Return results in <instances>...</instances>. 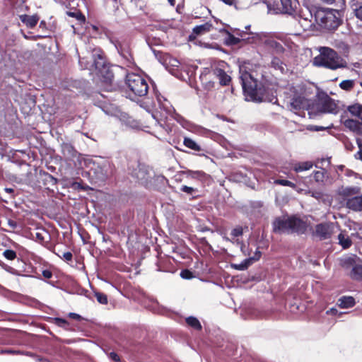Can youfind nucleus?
Returning <instances> with one entry per match:
<instances>
[{
    "mask_svg": "<svg viewBox=\"0 0 362 362\" xmlns=\"http://www.w3.org/2000/svg\"><path fill=\"white\" fill-rule=\"evenodd\" d=\"M310 106V101L307 99L305 95L303 93H298L297 91H295L288 105L290 110L295 113L302 109H309Z\"/></svg>",
    "mask_w": 362,
    "mask_h": 362,
    "instance_id": "1a4fd4ad",
    "label": "nucleus"
},
{
    "mask_svg": "<svg viewBox=\"0 0 362 362\" xmlns=\"http://www.w3.org/2000/svg\"><path fill=\"white\" fill-rule=\"evenodd\" d=\"M180 276L185 279H190L192 278L193 275L191 272H189L187 269H185V270L181 271Z\"/></svg>",
    "mask_w": 362,
    "mask_h": 362,
    "instance_id": "58836bf2",
    "label": "nucleus"
},
{
    "mask_svg": "<svg viewBox=\"0 0 362 362\" xmlns=\"http://www.w3.org/2000/svg\"><path fill=\"white\" fill-rule=\"evenodd\" d=\"M357 144L358 145L359 151L356 153L355 157L357 159L362 160V144L358 140H357Z\"/></svg>",
    "mask_w": 362,
    "mask_h": 362,
    "instance_id": "79ce46f5",
    "label": "nucleus"
},
{
    "mask_svg": "<svg viewBox=\"0 0 362 362\" xmlns=\"http://www.w3.org/2000/svg\"><path fill=\"white\" fill-rule=\"evenodd\" d=\"M346 207L354 211H362V195L357 194L352 198H349L346 203Z\"/></svg>",
    "mask_w": 362,
    "mask_h": 362,
    "instance_id": "dca6fc26",
    "label": "nucleus"
},
{
    "mask_svg": "<svg viewBox=\"0 0 362 362\" xmlns=\"http://www.w3.org/2000/svg\"><path fill=\"white\" fill-rule=\"evenodd\" d=\"M313 165V164L311 161L301 162L296 163L294 165L293 170L297 173L302 172L310 170V168H312Z\"/></svg>",
    "mask_w": 362,
    "mask_h": 362,
    "instance_id": "393cba45",
    "label": "nucleus"
},
{
    "mask_svg": "<svg viewBox=\"0 0 362 362\" xmlns=\"http://www.w3.org/2000/svg\"><path fill=\"white\" fill-rule=\"evenodd\" d=\"M95 296L98 303L106 305L107 303V297L105 294L100 292H95Z\"/></svg>",
    "mask_w": 362,
    "mask_h": 362,
    "instance_id": "473e14b6",
    "label": "nucleus"
},
{
    "mask_svg": "<svg viewBox=\"0 0 362 362\" xmlns=\"http://www.w3.org/2000/svg\"><path fill=\"white\" fill-rule=\"evenodd\" d=\"M356 73L358 74V75H361L362 76V71H356Z\"/></svg>",
    "mask_w": 362,
    "mask_h": 362,
    "instance_id": "0e129e2a",
    "label": "nucleus"
},
{
    "mask_svg": "<svg viewBox=\"0 0 362 362\" xmlns=\"http://www.w3.org/2000/svg\"><path fill=\"white\" fill-rule=\"evenodd\" d=\"M309 193L311 194V196L314 198H315L317 200H325L324 199V194L320 191H313L309 192Z\"/></svg>",
    "mask_w": 362,
    "mask_h": 362,
    "instance_id": "c9c22d12",
    "label": "nucleus"
},
{
    "mask_svg": "<svg viewBox=\"0 0 362 362\" xmlns=\"http://www.w3.org/2000/svg\"><path fill=\"white\" fill-rule=\"evenodd\" d=\"M125 83L134 97H143L148 93V85L146 80L138 74H127Z\"/></svg>",
    "mask_w": 362,
    "mask_h": 362,
    "instance_id": "20e7f679",
    "label": "nucleus"
},
{
    "mask_svg": "<svg viewBox=\"0 0 362 362\" xmlns=\"http://www.w3.org/2000/svg\"><path fill=\"white\" fill-rule=\"evenodd\" d=\"M348 112L351 116L356 117L362 121V105L360 103H355L348 106Z\"/></svg>",
    "mask_w": 362,
    "mask_h": 362,
    "instance_id": "5701e85b",
    "label": "nucleus"
},
{
    "mask_svg": "<svg viewBox=\"0 0 362 362\" xmlns=\"http://www.w3.org/2000/svg\"><path fill=\"white\" fill-rule=\"evenodd\" d=\"M274 184L280 185L282 186H287V187H292L293 189L296 188V184H294L293 182L288 181L287 180H284V179H276L274 181Z\"/></svg>",
    "mask_w": 362,
    "mask_h": 362,
    "instance_id": "2f4dec72",
    "label": "nucleus"
},
{
    "mask_svg": "<svg viewBox=\"0 0 362 362\" xmlns=\"http://www.w3.org/2000/svg\"><path fill=\"white\" fill-rule=\"evenodd\" d=\"M180 189L182 192H185L189 194H191L194 191V188H192L191 187L186 186V185L182 186Z\"/></svg>",
    "mask_w": 362,
    "mask_h": 362,
    "instance_id": "37998d69",
    "label": "nucleus"
},
{
    "mask_svg": "<svg viewBox=\"0 0 362 362\" xmlns=\"http://www.w3.org/2000/svg\"><path fill=\"white\" fill-rule=\"evenodd\" d=\"M355 299L351 296H342L337 302V305L341 308H350L355 305Z\"/></svg>",
    "mask_w": 362,
    "mask_h": 362,
    "instance_id": "aec40b11",
    "label": "nucleus"
},
{
    "mask_svg": "<svg viewBox=\"0 0 362 362\" xmlns=\"http://www.w3.org/2000/svg\"><path fill=\"white\" fill-rule=\"evenodd\" d=\"M42 276L45 279H50L52 276V273L49 270L46 269L42 272Z\"/></svg>",
    "mask_w": 362,
    "mask_h": 362,
    "instance_id": "09e8293b",
    "label": "nucleus"
},
{
    "mask_svg": "<svg viewBox=\"0 0 362 362\" xmlns=\"http://www.w3.org/2000/svg\"><path fill=\"white\" fill-rule=\"evenodd\" d=\"M4 257L8 259V260H13L16 257V253L12 250H6L3 252Z\"/></svg>",
    "mask_w": 362,
    "mask_h": 362,
    "instance_id": "f704fd0d",
    "label": "nucleus"
},
{
    "mask_svg": "<svg viewBox=\"0 0 362 362\" xmlns=\"http://www.w3.org/2000/svg\"><path fill=\"white\" fill-rule=\"evenodd\" d=\"M35 237L40 242L44 241V237L41 233H36Z\"/></svg>",
    "mask_w": 362,
    "mask_h": 362,
    "instance_id": "864d4df0",
    "label": "nucleus"
},
{
    "mask_svg": "<svg viewBox=\"0 0 362 362\" xmlns=\"http://www.w3.org/2000/svg\"><path fill=\"white\" fill-rule=\"evenodd\" d=\"M307 228L305 222L296 216L278 218L273 223L274 231L276 233H303Z\"/></svg>",
    "mask_w": 362,
    "mask_h": 362,
    "instance_id": "7ed1b4c3",
    "label": "nucleus"
},
{
    "mask_svg": "<svg viewBox=\"0 0 362 362\" xmlns=\"http://www.w3.org/2000/svg\"><path fill=\"white\" fill-rule=\"evenodd\" d=\"M68 14L69 16H71L76 17L81 21H85V17L83 16H82L81 14H78V13L76 14V13H71V12H69Z\"/></svg>",
    "mask_w": 362,
    "mask_h": 362,
    "instance_id": "49530a36",
    "label": "nucleus"
},
{
    "mask_svg": "<svg viewBox=\"0 0 362 362\" xmlns=\"http://www.w3.org/2000/svg\"><path fill=\"white\" fill-rule=\"evenodd\" d=\"M153 117H154V119H156V120L158 123H160V121H159V120L156 117V116H155L154 115H153Z\"/></svg>",
    "mask_w": 362,
    "mask_h": 362,
    "instance_id": "338daca9",
    "label": "nucleus"
},
{
    "mask_svg": "<svg viewBox=\"0 0 362 362\" xmlns=\"http://www.w3.org/2000/svg\"><path fill=\"white\" fill-rule=\"evenodd\" d=\"M178 64H179L178 61L176 59H174V63L173 64V65L177 66Z\"/></svg>",
    "mask_w": 362,
    "mask_h": 362,
    "instance_id": "e2e57ef3",
    "label": "nucleus"
},
{
    "mask_svg": "<svg viewBox=\"0 0 362 362\" xmlns=\"http://www.w3.org/2000/svg\"><path fill=\"white\" fill-rule=\"evenodd\" d=\"M355 81L354 80H344L339 83V87L345 90H350L353 88Z\"/></svg>",
    "mask_w": 362,
    "mask_h": 362,
    "instance_id": "c85d7f7f",
    "label": "nucleus"
},
{
    "mask_svg": "<svg viewBox=\"0 0 362 362\" xmlns=\"http://www.w3.org/2000/svg\"><path fill=\"white\" fill-rule=\"evenodd\" d=\"M170 6H174L175 4V0H168Z\"/></svg>",
    "mask_w": 362,
    "mask_h": 362,
    "instance_id": "13d9d810",
    "label": "nucleus"
},
{
    "mask_svg": "<svg viewBox=\"0 0 362 362\" xmlns=\"http://www.w3.org/2000/svg\"><path fill=\"white\" fill-rule=\"evenodd\" d=\"M65 149H67V151L69 152H71L73 150L72 147L68 144H66L64 146V150H65Z\"/></svg>",
    "mask_w": 362,
    "mask_h": 362,
    "instance_id": "6e6d98bb",
    "label": "nucleus"
},
{
    "mask_svg": "<svg viewBox=\"0 0 362 362\" xmlns=\"http://www.w3.org/2000/svg\"><path fill=\"white\" fill-rule=\"evenodd\" d=\"M100 65V62H95V66L96 69H99V66Z\"/></svg>",
    "mask_w": 362,
    "mask_h": 362,
    "instance_id": "680f3d73",
    "label": "nucleus"
},
{
    "mask_svg": "<svg viewBox=\"0 0 362 362\" xmlns=\"http://www.w3.org/2000/svg\"><path fill=\"white\" fill-rule=\"evenodd\" d=\"M8 223L13 229L17 227V223L13 220H8Z\"/></svg>",
    "mask_w": 362,
    "mask_h": 362,
    "instance_id": "603ef678",
    "label": "nucleus"
},
{
    "mask_svg": "<svg viewBox=\"0 0 362 362\" xmlns=\"http://www.w3.org/2000/svg\"><path fill=\"white\" fill-rule=\"evenodd\" d=\"M272 65L276 69H279L281 72H284V67L283 66V63L281 62L280 59L277 58H274L272 61Z\"/></svg>",
    "mask_w": 362,
    "mask_h": 362,
    "instance_id": "72a5a7b5",
    "label": "nucleus"
},
{
    "mask_svg": "<svg viewBox=\"0 0 362 362\" xmlns=\"http://www.w3.org/2000/svg\"><path fill=\"white\" fill-rule=\"evenodd\" d=\"M324 129V128H323V127H317V126H316V127H315V128H314L313 129H314V130H315V131H320V130H322V129Z\"/></svg>",
    "mask_w": 362,
    "mask_h": 362,
    "instance_id": "bf43d9fd",
    "label": "nucleus"
},
{
    "mask_svg": "<svg viewBox=\"0 0 362 362\" xmlns=\"http://www.w3.org/2000/svg\"><path fill=\"white\" fill-rule=\"evenodd\" d=\"M55 324L59 327H66L69 325L68 322L62 318L57 317L54 319Z\"/></svg>",
    "mask_w": 362,
    "mask_h": 362,
    "instance_id": "4c0bfd02",
    "label": "nucleus"
},
{
    "mask_svg": "<svg viewBox=\"0 0 362 362\" xmlns=\"http://www.w3.org/2000/svg\"><path fill=\"white\" fill-rule=\"evenodd\" d=\"M40 362H51L50 361H49L48 359H45V358H40L39 360Z\"/></svg>",
    "mask_w": 362,
    "mask_h": 362,
    "instance_id": "052dcab7",
    "label": "nucleus"
},
{
    "mask_svg": "<svg viewBox=\"0 0 362 362\" xmlns=\"http://www.w3.org/2000/svg\"><path fill=\"white\" fill-rule=\"evenodd\" d=\"M344 126L357 134H362V124L353 119H348L344 122Z\"/></svg>",
    "mask_w": 362,
    "mask_h": 362,
    "instance_id": "a211bd4d",
    "label": "nucleus"
},
{
    "mask_svg": "<svg viewBox=\"0 0 362 362\" xmlns=\"http://www.w3.org/2000/svg\"><path fill=\"white\" fill-rule=\"evenodd\" d=\"M356 256H349L341 259V265L346 269H351L350 277L356 281H362V264L357 263Z\"/></svg>",
    "mask_w": 362,
    "mask_h": 362,
    "instance_id": "0eeeda50",
    "label": "nucleus"
},
{
    "mask_svg": "<svg viewBox=\"0 0 362 362\" xmlns=\"http://www.w3.org/2000/svg\"><path fill=\"white\" fill-rule=\"evenodd\" d=\"M240 73L242 87L247 100L257 103L272 101L265 87L262 83H259L250 74L243 71L241 68Z\"/></svg>",
    "mask_w": 362,
    "mask_h": 362,
    "instance_id": "f257e3e1",
    "label": "nucleus"
},
{
    "mask_svg": "<svg viewBox=\"0 0 362 362\" xmlns=\"http://www.w3.org/2000/svg\"><path fill=\"white\" fill-rule=\"evenodd\" d=\"M360 86L362 87V82L360 83Z\"/></svg>",
    "mask_w": 362,
    "mask_h": 362,
    "instance_id": "774afa93",
    "label": "nucleus"
},
{
    "mask_svg": "<svg viewBox=\"0 0 362 362\" xmlns=\"http://www.w3.org/2000/svg\"><path fill=\"white\" fill-rule=\"evenodd\" d=\"M334 225L329 223H320L315 226V235L320 240H326L331 237L334 231Z\"/></svg>",
    "mask_w": 362,
    "mask_h": 362,
    "instance_id": "f8f14e48",
    "label": "nucleus"
},
{
    "mask_svg": "<svg viewBox=\"0 0 362 362\" xmlns=\"http://www.w3.org/2000/svg\"><path fill=\"white\" fill-rule=\"evenodd\" d=\"M186 322L189 326L192 327V328L197 330H200L202 329V325L199 321L198 320L197 318L194 317L190 316L187 317Z\"/></svg>",
    "mask_w": 362,
    "mask_h": 362,
    "instance_id": "bb28decb",
    "label": "nucleus"
},
{
    "mask_svg": "<svg viewBox=\"0 0 362 362\" xmlns=\"http://www.w3.org/2000/svg\"><path fill=\"white\" fill-rule=\"evenodd\" d=\"M243 235V228L240 226H238L233 228L231 231V235L233 237H238Z\"/></svg>",
    "mask_w": 362,
    "mask_h": 362,
    "instance_id": "a19ab883",
    "label": "nucleus"
},
{
    "mask_svg": "<svg viewBox=\"0 0 362 362\" xmlns=\"http://www.w3.org/2000/svg\"><path fill=\"white\" fill-rule=\"evenodd\" d=\"M356 17L362 21V5L353 8Z\"/></svg>",
    "mask_w": 362,
    "mask_h": 362,
    "instance_id": "ea45409f",
    "label": "nucleus"
},
{
    "mask_svg": "<svg viewBox=\"0 0 362 362\" xmlns=\"http://www.w3.org/2000/svg\"><path fill=\"white\" fill-rule=\"evenodd\" d=\"M98 54V58H99L100 59L103 60V57H102L101 54Z\"/></svg>",
    "mask_w": 362,
    "mask_h": 362,
    "instance_id": "69168bd1",
    "label": "nucleus"
},
{
    "mask_svg": "<svg viewBox=\"0 0 362 362\" xmlns=\"http://www.w3.org/2000/svg\"><path fill=\"white\" fill-rule=\"evenodd\" d=\"M157 101L160 108L164 110L168 115H172L174 113L173 107L164 97L157 95Z\"/></svg>",
    "mask_w": 362,
    "mask_h": 362,
    "instance_id": "6ab92c4d",
    "label": "nucleus"
},
{
    "mask_svg": "<svg viewBox=\"0 0 362 362\" xmlns=\"http://www.w3.org/2000/svg\"><path fill=\"white\" fill-rule=\"evenodd\" d=\"M214 74L219 79V83L222 86H227L229 84L231 78L223 70L221 69H216Z\"/></svg>",
    "mask_w": 362,
    "mask_h": 362,
    "instance_id": "4be33fe9",
    "label": "nucleus"
},
{
    "mask_svg": "<svg viewBox=\"0 0 362 362\" xmlns=\"http://www.w3.org/2000/svg\"><path fill=\"white\" fill-rule=\"evenodd\" d=\"M20 19L23 23H25L27 25V27L30 28H34L39 21V18L36 15H21L20 16Z\"/></svg>",
    "mask_w": 362,
    "mask_h": 362,
    "instance_id": "412c9836",
    "label": "nucleus"
},
{
    "mask_svg": "<svg viewBox=\"0 0 362 362\" xmlns=\"http://www.w3.org/2000/svg\"><path fill=\"white\" fill-rule=\"evenodd\" d=\"M316 110L322 113L336 115L339 112V106L334 100L327 95H320L316 103Z\"/></svg>",
    "mask_w": 362,
    "mask_h": 362,
    "instance_id": "423d86ee",
    "label": "nucleus"
},
{
    "mask_svg": "<svg viewBox=\"0 0 362 362\" xmlns=\"http://www.w3.org/2000/svg\"><path fill=\"white\" fill-rule=\"evenodd\" d=\"M315 11V8L308 4H303L299 10L297 9V13L295 16L300 18V23L305 29L311 28L316 21L313 16Z\"/></svg>",
    "mask_w": 362,
    "mask_h": 362,
    "instance_id": "6e6552de",
    "label": "nucleus"
},
{
    "mask_svg": "<svg viewBox=\"0 0 362 362\" xmlns=\"http://www.w3.org/2000/svg\"><path fill=\"white\" fill-rule=\"evenodd\" d=\"M109 357H110V359H112V361H114L115 362H119V356L116 353H115V352L110 353Z\"/></svg>",
    "mask_w": 362,
    "mask_h": 362,
    "instance_id": "a18cd8bd",
    "label": "nucleus"
},
{
    "mask_svg": "<svg viewBox=\"0 0 362 362\" xmlns=\"http://www.w3.org/2000/svg\"><path fill=\"white\" fill-rule=\"evenodd\" d=\"M241 250L242 252L244 253L245 255H247L249 257H251L250 255V252H249L247 248H246V247L245 245H243L241 247Z\"/></svg>",
    "mask_w": 362,
    "mask_h": 362,
    "instance_id": "3c124183",
    "label": "nucleus"
},
{
    "mask_svg": "<svg viewBox=\"0 0 362 362\" xmlns=\"http://www.w3.org/2000/svg\"><path fill=\"white\" fill-rule=\"evenodd\" d=\"M250 25H247L245 28V30H237L236 35L238 36H235L232 35L228 31H225L227 36L226 37V42L227 45H238L241 40L249 41L250 37H247V35H253L252 33H249L247 30L250 29Z\"/></svg>",
    "mask_w": 362,
    "mask_h": 362,
    "instance_id": "9b49d317",
    "label": "nucleus"
},
{
    "mask_svg": "<svg viewBox=\"0 0 362 362\" xmlns=\"http://www.w3.org/2000/svg\"><path fill=\"white\" fill-rule=\"evenodd\" d=\"M361 191L360 187H341L338 189L337 193L339 196H341L344 199L348 202L349 198H352L353 197L359 194Z\"/></svg>",
    "mask_w": 362,
    "mask_h": 362,
    "instance_id": "4468645a",
    "label": "nucleus"
},
{
    "mask_svg": "<svg viewBox=\"0 0 362 362\" xmlns=\"http://www.w3.org/2000/svg\"><path fill=\"white\" fill-rule=\"evenodd\" d=\"M63 258L64 260L69 262L72 260L73 255L70 252H66L63 254Z\"/></svg>",
    "mask_w": 362,
    "mask_h": 362,
    "instance_id": "c03bdc74",
    "label": "nucleus"
},
{
    "mask_svg": "<svg viewBox=\"0 0 362 362\" xmlns=\"http://www.w3.org/2000/svg\"><path fill=\"white\" fill-rule=\"evenodd\" d=\"M261 257V252L259 251L258 248H256L254 256L250 257L247 259H245L243 262L240 264H235L233 265V267L240 270L243 271L246 269L251 264H252L255 261H257Z\"/></svg>",
    "mask_w": 362,
    "mask_h": 362,
    "instance_id": "2eb2a0df",
    "label": "nucleus"
},
{
    "mask_svg": "<svg viewBox=\"0 0 362 362\" xmlns=\"http://www.w3.org/2000/svg\"><path fill=\"white\" fill-rule=\"evenodd\" d=\"M338 313L337 310L335 308H330L327 311V314L328 315H337Z\"/></svg>",
    "mask_w": 362,
    "mask_h": 362,
    "instance_id": "5fc2aeb1",
    "label": "nucleus"
},
{
    "mask_svg": "<svg viewBox=\"0 0 362 362\" xmlns=\"http://www.w3.org/2000/svg\"><path fill=\"white\" fill-rule=\"evenodd\" d=\"M339 243L343 248H349L351 245V240L349 236L344 233H340L338 235Z\"/></svg>",
    "mask_w": 362,
    "mask_h": 362,
    "instance_id": "b1692460",
    "label": "nucleus"
},
{
    "mask_svg": "<svg viewBox=\"0 0 362 362\" xmlns=\"http://www.w3.org/2000/svg\"><path fill=\"white\" fill-rule=\"evenodd\" d=\"M104 72H105V75L103 76V81L107 85H110L113 80L114 75L111 71H110L109 69H107L105 67H104Z\"/></svg>",
    "mask_w": 362,
    "mask_h": 362,
    "instance_id": "c756f323",
    "label": "nucleus"
},
{
    "mask_svg": "<svg viewBox=\"0 0 362 362\" xmlns=\"http://www.w3.org/2000/svg\"><path fill=\"white\" fill-rule=\"evenodd\" d=\"M95 168L92 170L96 178L104 181L113 173V168L107 160H103L101 163H94Z\"/></svg>",
    "mask_w": 362,
    "mask_h": 362,
    "instance_id": "9d476101",
    "label": "nucleus"
},
{
    "mask_svg": "<svg viewBox=\"0 0 362 362\" xmlns=\"http://www.w3.org/2000/svg\"><path fill=\"white\" fill-rule=\"evenodd\" d=\"M103 111L108 115L112 116H117L118 110L117 107L113 105V104H107L104 105L103 107H101Z\"/></svg>",
    "mask_w": 362,
    "mask_h": 362,
    "instance_id": "a878e982",
    "label": "nucleus"
},
{
    "mask_svg": "<svg viewBox=\"0 0 362 362\" xmlns=\"http://www.w3.org/2000/svg\"><path fill=\"white\" fill-rule=\"evenodd\" d=\"M325 177L323 171H316L314 173V179L316 182H322Z\"/></svg>",
    "mask_w": 362,
    "mask_h": 362,
    "instance_id": "e433bc0d",
    "label": "nucleus"
},
{
    "mask_svg": "<svg viewBox=\"0 0 362 362\" xmlns=\"http://www.w3.org/2000/svg\"><path fill=\"white\" fill-rule=\"evenodd\" d=\"M4 190L8 193L13 192V189L12 188H5Z\"/></svg>",
    "mask_w": 362,
    "mask_h": 362,
    "instance_id": "4d7b16f0",
    "label": "nucleus"
},
{
    "mask_svg": "<svg viewBox=\"0 0 362 362\" xmlns=\"http://www.w3.org/2000/svg\"><path fill=\"white\" fill-rule=\"evenodd\" d=\"M213 29V25L210 22H206L204 24L197 25L193 28L192 37L194 35L195 37L197 35H201L210 32Z\"/></svg>",
    "mask_w": 362,
    "mask_h": 362,
    "instance_id": "f3484780",
    "label": "nucleus"
},
{
    "mask_svg": "<svg viewBox=\"0 0 362 362\" xmlns=\"http://www.w3.org/2000/svg\"><path fill=\"white\" fill-rule=\"evenodd\" d=\"M133 176L148 188L153 187L156 182L163 179V176L156 175L151 168L145 165H139L133 173Z\"/></svg>",
    "mask_w": 362,
    "mask_h": 362,
    "instance_id": "39448f33",
    "label": "nucleus"
},
{
    "mask_svg": "<svg viewBox=\"0 0 362 362\" xmlns=\"http://www.w3.org/2000/svg\"><path fill=\"white\" fill-rule=\"evenodd\" d=\"M189 174L191 177L198 179L202 181L205 180L208 177V175L202 171H192L189 172Z\"/></svg>",
    "mask_w": 362,
    "mask_h": 362,
    "instance_id": "7c9ffc66",
    "label": "nucleus"
},
{
    "mask_svg": "<svg viewBox=\"0 0 362 362\" xmlns=\"http://www.w3.org/2000/svg\"><path fill=\"white\" fill-rule=\"evenodd\" d=\"M354 67V71H362V62H356L353 64Z\"/></svg>",
    "mask_w": 362,
    "mask_h": 362,
    "instance_id": "de8ad7c7",
    "label": "nucleus"
},
{
    "mask_svg": "<svg viewBox=\"0 0 362 362\" xmlns=\"http://www.w3.org/2000/svg\"><path fill=\"white\" fill-rule=\"evenodd\" d=\"M281 11L283 13L294 16L297 13L299 4L297 0H280Z\"/></svg>",
    "mask_w": 362,
    "mask_h": 362,
    "instance_id": "ddd939ff",
    "label": "nucleus"
},
{
    "mask_svg": "<svg viewBox=\"0 0 362 362\" xmlns=\"http://www.w3.org/2000/svg\"><path fill=\"white\" fill-rule=\"evenodd\" d=\"M69 315L74 320H80L81 318V315L74 313H70Z\"/></svg>",
    "mask_w": 362,
    "mask_h": 362,
    "instance_id": "8fccbe9b",
    "label": "nucleus"
},
{
    "mask_svg": "<svg viewBox=\"0 0 362 362\" xmlns=\"http://www.w3.org/2000/svg\"><path fill=\"white\" fill-rule=\"evenodd\" d=\"M183 144L186 147H187L192 150H194V151H197L201 150L200 146L194 140H192L190 138H185Z\"/></svg>",
    "mask_w": 362,
    "mask_h": 362,
    "instance_id": "cd10ccee",
    "label": "nucleus"
},
{
    "mask_svg": "<svg viewBox=\"0 0 362 362\" xmlns=\"http://www.w3.org/2000/svg\"><path fill=\"white\" fill-rule=\"evenodd\" d=\"M320 54L313 59V64L316 66H322L332 70L344 67L343 60L334 49L327 47L319 48Z\"/></svg>",
    "mask_w": 362,
    "mask_h": 362,
    "instance_id": "f03ea898",
    "label": "nucleus"
}]
</instances>
